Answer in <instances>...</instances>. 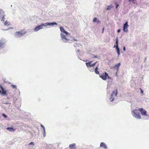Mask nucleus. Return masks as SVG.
Wrapping results in <instances>:
<instances>
[{"instance_id":"nucleus-1","label":"nucleus","mask_w":149,"mask_h":149,"mask_svg":"<svg viewBox=\"0 0 149 149\" xmlns=\"http://www.w3.org/2000/svg\"><path fill=\"white\" fill-rule=\"evenodd\" d=\"M132 113L133 116L136 118L140 119L141 118V116L137 109H134L132 111Z\"/></svg>"},{"instance_id":"nucleus-2","label":"nucleus","mask_w":149,"mask_h":149,"mask_svg":"<svg viewBox=\"0 0 149 149\" xmlns=\"http://www.w3.org/2000/svg\"><path fill=\"white\" fill-rule=\"evenodd\" d=\"M26 33V31L24 30H22L20 31L16 32L15 34V36L17 38L20 37Z\"/></svg>"},{"instance_id":"nucleus-3","label":"nucleus","mask_w":149,"mask_h":149,"mask_svg":"<svg viewBox=\"0 0 149 149\" xmlns=\"http://www.w3.org/2000/svg\"><path fill=\"white\" fill-rule=\"evenodd\" d=\"M118 93V90L116 89L115 91L114 90L111 93L110 97L109 98L111 101H113L114 100V97L116 96Z\"/></svg>"},{"instance_id":"nucleus-4","label":"nucleus","mask_w":149,"mask_h":149,"mask_svg":"<svg viewBox=\"0 0 149 149\" xmlns=\"http://www.w3.org/2000/svg\"><path fill=\"white\" fill-rule=\"evenodd\" d=\"M100 77L104 80H106L107 77L108 79H110V77L109 76L108 74L106 72L100 75Z\"/></svg>"},{"instance_id":"nucleus-5","label":"nucleus","mask_w":149,"mask_h":149,"mask_svg":"<svg viewBox=\"0 0 149 149\" xmlns=\"http://www.w3.org/2000/svg\"><path fill=\"white\" fill-rule=\"evenodd\" d=\"M139 110L142 115L146 116H147L146 111L143 108H139Z\"/></svg>"},{"instance_id":"nucleus-6","label":"nucleus","mask_w":149,"mask_h":149,"mask_svg":"<svg viewBox=\"0 0 149 149\" xmlns=\"http://www.w3.org/2000/svg\"><path fill=\"white\" fill-rule=\"evenodd\" d=\"M61 36L62 39L64 42H68L69 41V40L65 37V36L63 33H61Z\"/></svg>"},{"instance_id":"nucleus-7","label":"nucleus","mask_w":149,"mask_h":149,"mask_svg":"<svg viewBox=\"0 0 149 149\" xmlns=\"http://www.w3.org/2000/svg\"><path fill=\"white\" fill-rule=\"evenodd\" d=\"M92 62V61H91L88 62L86 63V64L87 67H93L97 63V62H96L93 64H91Z\"/></svg>"},{"instance_id":"nucleus-8","label":"nucleus","mask_w":149,"mask_h":149,"mask_svg":"<svg viewBox=\"0 0 149 149\" xmlns=\"http://www.w3.org/2000/svg\"><path fill=\"white\" fill-rule=\"evenodd\" d=\"M0 93L3 95H5L6 94V91L4 90L1 85H0Z\"/></svg>"},{"instance_id":"nucleus-9","label":"nucleus","mask_w":149,"mask_h":149,"mask_svg":"<svg viewBox=\"0 0 149 149\" xmlns=\"http://www.w3.org/2000/svg\"><path fill=\"white\" fill-rule=\"evenodd\" d=\"M128 22H127L124 24L123 25V31L124 32H127L128 30L127 29V28L128 27Z\"/></svg>"},{"instance_id":"nucleus-10","label":"nucleus","mask_w":149,"mask_h":149,"mask_svg":"<svg viewBox=\"0 0 149 149\" xmlns=\"http://www.w3.org/2000/svg\"><path fill=\"white\" fill-rule=\"evenodd\" d=\"M5 42L3 40H0V49H2L5 46Z\"/></svg>"},{"instance_id":"nucleus-11","label":"nucleus","mask_w":149,"mask_h":149,"mask_svg":"<svg viewBox=\"0 0 149 149\" xmlns=\"http://www.w3.org/2000/svg\"><path fill=\"white\" fill-rule=\"evenodd\" d=\"M43 27V25L41 24V25L38 26L36 27L34 29V31H37L39 30L40 29H42Z\"/></svg>"},{"instance_id":"nucleus-12","label":"nucleus","mask_w":149,"mask_h":149,"mask_svg":"<svg viewBox=\"0 0 149 149\" xmlns=\"http://www.w3.org/2000/svg\"><path fill=\"white\" fill-rule=\"evenodd\" d=\"M60 31H61L62 32H63L64 33H65V34H66L67 35V34H68V32H67L64 29L63 27H60Z\"/></svg>"},{"instance_id":"nucleus-13","label":"nucleus","mask_w":149,"mask_h":149,"mask_svg":"<svg viewBox=\"0 0 149 149\" xmlns=\"http://www.w3.org/2000/svg\"><path fill=\"white\" fill-rule=\"evenodd\" d=\"M100 146L101 147H102L103 148L107 149V145L104 143L101 142L100 143Z\"/></svg>"},{"instance_id":"nucleus-14","label":"nucleus","mask_w":149,"mask_h":149,"mask_svg":"<svg viewBox=\"0 0 149 149\" xmlns=\"http://www.w3.org/2000/svg\"><path fill=\"white\" fill-rule=\"evenodd\" d=\"M75 145V143L71 144L69 145V147L70 149H76Z\"/></svg>"},{"instance_id":"nucleus-15","label":"nucleus","mask_w":149,"mask_h":149,"mask_svg":"<svg viewBox=\"0 0 149 149\" xmlns=\"http://www.w3.org/2000/svg\"><path fill=\"white\" fill-rule=\"evenodd\" d=\"M93 22H96L97 24H100L101 23L100 21L98 20L96 17H95L93 20Z\"/></svg>"},{"instance_id":"nucleus-16","label":"nucleus","mask_w":149,"mask_h":149,"mask_svg":"<svg viewBox=\"0 0 149 149\" xmlns=\"http://www.w3.org/2000/svg\"><path fill=\"white\" fill-rule=\"evenodd\" d=\"M7 130L11 132H13L15 130V129H14L11 127H8L6 128Z\"/></svg>"},{"instance_id":"nucleus-17","label":"nucleus","mask_w":149,"mask_h":149,"mask_svg":"<svg viewBox=\"0 0 149 149\" xmlns=\"http://www.w3.org/2000/svg\"><path fill=\"white\" fill-rule=\"evenodd\" d=\"M120 63H119L118 64H116L115 65V66L114 67V68H117V70H118L119 69V67L120 65Z\"/></svg>"},{"instance_id":"nucleus-18","label":"nucleus","mask_w":149,"mask_h":149,"mask_svg":"<svg viewBox=\"0 0 149 149\" xmlns=\"http://www.w3.org/2000/svg\"><path fill=\"white\" fill-rule=\"evenodd\" d=\"M114 47H116V51H117L118 55V56H119L120 54V52L119 49L118 47V46H114Z\"/></svg>"},{"instance_id":"nucleus-19","label":"nucleus","mask_w":149,"mask_h":149,"mask_svg":"<svg viewBox=\"0 0 149 149\" xmlns=\"http://www.w3.org/2000/svg\"><path fill=\"white\" fill-rule=\"evenodd\" d=\"M98 67L97 66L95 68V72L97 74H99V71H98Z\"/></svg>"},{"instance_id":"nucleus-20","label":"nucleus","mask_w":149,"mask_h":149,"mask_svg":"<svg viewBox=\"0 0 149 149\" xmlns=\"http://www.w3.org/2000/svg\"><path fill=\"white\" fill-rule=\"evenodd\" d=\"M57 24L55 22H52V23H49L48 22V25L49 26H52V25H57Z\"/></svg>"},{"instance_id":"nucleus-21","label":"nucleus","mask_w":149,"mask_h":149,"mask_svg":"<svg viewBox=\"0 0 149 149\" xmlns=\"http://www.w3.org/2000/svg\"><path fill=\"white\" fill-rule=\"evenodd\" d=\"M4 24L5 26H8L9 25H10V22H8L7 21H6L5 22Z\"/></svg>"},{"instance_id":"nucleus-22","label":"nucleus","mask_w":149,"mask_h":149,"mask_svg":"<svg viewBox=\"0 0 149 149\" xmlns=\"http://www.w3.org/2000/svg\"><path fill=\"white\" fill-rule=\"evenodd\" d=\"M113 7V6L112 5L107 6V10H110L111 8Z\"/></svg>"},{"instance_id":"nucleus-23","label":"nucleus","mask_w":149,"mask_h":149,"mask_svg":"<svg viewBox=\"0 0 149 149\" xmlns=\"http://www.w3.org/2000/svg\"><path fill=\"white\" fill-rule=\"evenodd\" d=\"M41 126L43 129L44 133V134H45V127L44 126L42 125H41Z\"/></svg>"},{"instance_id":"nucleus-24","label":"nucleus","mask_w":149,"mask_h":149,"mask_svg":"<svg viewBox=\"0 0 149 149\" xmlns=\"http://www.w3.org/2000/svg\"><path fill=\"white\" fill-rule=\"evenodd\" d=\"M11 86L13 88H17V86L16 85H11Z\"/></svg>"},{"instance_id":"nucleus-25","label":"nucleus","mask_w":149,"mask_h":149,"mask_svg":"<svg viewBox=\"0 0 149 149\" xmlns=\"http://www.w3.org/2000/svg\"><path fill=\"white\" fill-rule=\"evenodd\" d=\"M42 25H43V26H46L47 25H48V22H47L45 23V24H42Z\"/></svg>"},{"instance_id":"nucleus-26","label":"nucleus","mask_w":149,"mask_h":149,"mask_svg":"<svg viewBox=\"0 0 149 149\" xmlns=\"http://www.w3.org/2000/svg\"><path fill=\"white\" fill-rule=\"evenodd\" d=\"M118 38H117L116 39V46H118Z\"/></svg>"},{"instance_id":"nucleus-27","label":"nucleus","mask_w":149,"mask_h":149,"mask_svg":"<svg viewBox=\"0 0 149 149\" xmlns=\"http://www.w3.org/2000/svg\"><path fill=\"white\" fill-rule=\"evenodd\" d=\"M2 115L5 118H7V116L6 114H4L3 113L2 114Z\"/></svg>"},{"instance_id":"nucleus-28","label":"nucleus","mask_w":149,"mask_h":149,"mask_svg":"<svg viewBox=\"0 0 149 149\" xmlns=\"http://www.w3.org/2000/svg\"><path fill=\"white\" fill-rule=\"evenodd\" d=\"M115 4L116 5V9H117V8H118V7L119 6V5L118 4H117V3L116 2L115 3Z\"/></svg>"},{"instance_id":"nucleus-29","label":"nucleus","mask_w":149,"mask_h":149,"mask_svg":"<svg viewBox=\"0 0 149 149\" xmlns=\"http://www.w3.org/2000/svg\"><path fill=\"white\" fill-rule=\"evenodd\" d=\"M140 90L141 93L142 94L143 93V90H142V89H141V88H140Z\"/></svg>"},{"instance_id":"nucleus-30","label":"nucleus","mask_w":149,"mask_h":149,"mask_svg":"<svg viewBox=\"0 0 149 149\" xmlns=\"http://www.w3.org/2000/svg\"><path fill=\"white\" fill-rule=\"evenodd\" d=\"M29 145H34V143L33 142H31L29 144Z\"/></svg>"},{"instance_id":"nucleus-31","label":"nucleus","mask_w":149,"mask_h":149,"mask_svg":"<svg viewBox=\"0 0 149 149\" xmlns=\"http://www.w3.org/2000/svg\"><path fill=\"white\" fill-rule=\"evenodd\" d=\"M136 0H129V1H131L132 2H133V3H135V2H134V1Z\"/></svg>"},{"instance_id":"nucleus-32","label":"nucleus","mask_w":149,"mask_h":149,"mask_svg":"<svg viewBox=\"0 0 149 149\" xmlns=\"http://www.w3.org/2000/svg\"><path fill=\"white\" fill-rule=\"evenodd\" d=\"M120 30L119 29H118V31H117V32H118V33H119V32H120Z\"/></svg>"},{"instance_id":"nucleus-33","label":"nucleus","mask_w":149,"mask_h":149,"mask_svg":"<svg viewBox=\"0 0 149 149\" xmlns=\"http://www.w3.org/2000/svg\"><path fill=\"white\" fill-rule=\"evenodd\" d=\"M123 50L124 51H125V47H123Z\"/></svg>"},{"instance_id":"nucleus-34","label":"nucleus","mask_w":149,"mask_h":149,"mask_svg":"<svg viewBox=\"0 0 149 149\" xmlns=\"http://www.w3.org/2000/svg\"><path fill=\"white\" fill-rule=\"evenodd\" d=\"M104 28H103V29H102V33H103V32H104Z\"/></svg>"},{"instance_id":"nucleus-35","label":"nucleus","mask_w":149,"mask_h":149,"mask_svg":"<svg viewBox=\"0 0 149 149\" xmlns=\"http://www.w3.org/2000/svg\"><path fill=\"white\" fill-rule=\"evenodd\" d=\"M97 57L95 55L94 56V58H97Z\"/></svg>"},{"instance_id":"nucleus-36","label":"nucleus","mask_w":149,"mask_h":149,"mask_svg":"<svg viewBox=\"0 0 149 149\" xmlns=\"http://www.w3.org/2000/svg\"><path fill=\"white\" fill-rule=\"evenodd\" d=\"M74 40H75V41H77V40H76V39H74Z\"/></svg>"},{"instance_id":"nucleus-37","label":"nucleus","mask_w":149,"mask_h":149,"mask_svg":"<svg viewBox=\"0 0 149 149\" xmlns=\"http://www.w3.org/2000/svg\"><path fill=\"white\" fill-rule=\"evenodd\" d=\"M8 103H6V104H8Z\"/></svg>"}]
</instances>
